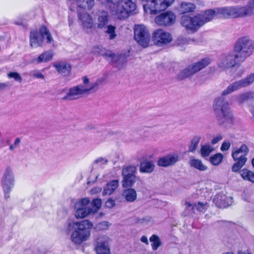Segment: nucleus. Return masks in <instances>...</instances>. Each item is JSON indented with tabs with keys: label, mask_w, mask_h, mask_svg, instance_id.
Returning a JSON list of instances; mask_svg holds the SVG:
<instances>
[{
	"label": "nucleus",
	"mask_w": 254,
	"mask_h": 254,
	"mask_svg": "<svg viewBox=\"0 0 254 254\" xmlns=\"http://www.w3.org/2000/svg\"><path fill=\"white\" fill-rule=\"evenodd\" d=\"M254 82V73H252L245 78L235 81L230 84L222 92V96L228 95L236 91L246 87Z\"/></svg>",
	"instance_id": "obj_9"
},
{
	"label": "nucleus",
	"mask_w": 254,
	"mask_h": 254,
	"mask_svg": "<svg viewBox=\"0 0 254 254\" xmlns=\"http://www.w3.org/2000/svg\"><path fill=\"white\" fill-rule=\"evenodd\" d=\"M213 150V148L209 145H202L200 149L201 155L203 157H207Z\"/></svg>",
	"instance_id": "obj_44"
},
{
	"label": "nucleus",
	"mask_w": 254,
	"mask_h": 254,
	"mask_svg": "<svg viewBox=\"0 0 254 254\" xmlns=\"http://www.w3.org/2000/svg\"><path fill=\"white\" fill-rule=\"evenodd\" d=\"M151 218L150 216H146L142 218H138L136 222L138 224H147L151 221Z\"/></svg>",
	"instance_id": "obj_50"
},
{
	"label": "nucleus",
	"mask_w": 254,
	"mask_h": 254,
	"mask_svg": "<svg viewBox=\"0 0 254 254\" xmlns=\"http://www.w3.org/2000/svg\"><path fill=\"white\" fill-rule=\"evenodd\" d=\"M78 17L82 22L84 28L90 29L93 27L92 18L88 13H79L78 14Z\"/></svg>",
	"instance_id": "obj_25"
},
{
	"label": "nucleus",
	"mask_w": 254,
	"mask_h": 254,
	"mask_svg": "<svg viewBox=\"0 0 254 254\" xmlns=\"http://www.w3.org/2000/svg\"><path fill=\"white\" fill-rule=\"evenodd\" d=\"M99 47L94 48V52H98L99 55L104 57L106 60L111 63L114 66L120 68L123 64L124 58L123 56L116 55L110 51H99Z\"/></svg>",
	"instance_id": "obj_15"
},
{
	"label": "nucleus",
	"mask_w": 254,
	"mask_h": 254,
	"mask_svg": "<svg viewBox=\"0 0 254 254\" xmlns=\"http://www.w3.org/2000/svg\"><path fill=\"white\" fill-rule=\"evenodd\" d=\"M102 200L100 198L94 199L92 202L90 203V206L91 208L92 212L94 213L96 212L101 206Z\"/></svg>",
	"instance_id": "obj_42"
},
{
	"label": "nucleus",
	"mask_w": 254,
	"mask_h": 254,
	"mask_svg": "<svg viewBox=\"0 0 254 254\" xmlns=\"http://www.w3.org/2000/svg\"><path fill=\"white\" fill-rule=\"evenodd\" d=\"M201 139V136L199 135H194L191 140L190 144L189 146V151L190 152H194L196 150L198 144Z\"/></svg>",
	"instance_id": "obj_38"
},
{
	"label": "nucleus",
	"mask_w": 254,
	"mask_h": 254,
	"mask_svg": "<svg viewBox=\"0 0 254 254\" xmlns=\"http://www.w3.org/2000/svg\"><path fill=\"white\" fill-rule=\"evenodd\" d=\"M32 76L33 77L36 78H40L42 79H45L44 75L40 72L38 71H35L33 72L32 74Z\"/></svg>",
	"instance_id": "obj_53"
},
{
	"label": "nucleus",
	"mask_w": 254,
	"mask_h": 254,
	"mask_svg": "<svg viewBox=\"0 0 254 254\" xmlns=\"http://www.w3.org/2000/svg\"><path fill=\"white\" fill-rule=\"evenodd\" d=\"M46 39L48 44H51L54 40L49 30L45 25L39 29V32L37 30H32L30 34V45L32 48L42 46L44 39Z\"/></svg>",
	"instance_id": "obj_6"
},
{
	"label": "nucleus",
	"mask_w": 254,
	"mask_h": 254,
	"mask_svg": "<svg viewBox=\"0 0 254 254\" xmlns=\"http://www.w3.org/2000/svg\"><path fill=\"white\" fill-rule=\"evenodd\" d=\"M95 4L94 0H79L77 5L79 7L84 9H91Z\"/></svg>",
	"instance_id": "obj_37"
},
{
	"label": "nucleus",
	"mask_w": 254,
	"mask_h": 254,
	"mask_svg": "<svg viewBox=\"0 0 254 254\" xmlns=\"http://www.w3.org/2000/svg\"><path fill=\"white\" fill-rule=\"evenodd\" d=\"M95 251L97 254H111L107 237H103L97 240Z\"/></svg>",
	"instance_id": "obj_19"
},
{
	"label": "nucleus",
	"mask_w": 254,
	"mask_h": 254,
	"mask_svg": "<svg viewBox=\"0 0 254 254\" xmlns=\"http://www.w3.org/2000/svg\"><path fill=\"white\" fill-rule=\"evenodd\" d=\"M141 242H142L144 243L148 244V239H147V237L145 236L141 237Z\"/></svg>",
	"instance_id": "obj_60"
},
{
	"label": "nucleus",
	"mask_w": 254,
	"mask_h": 254,
	"mask_svg": "<svg viewBox=\"0 0 254 254\" xmlns=\"http://www.w3.org/2000/svg\"><path fill=\"white\" fill-rule=\"evenodd\" d=\"M94 163L97 164L101 163L103 164H106L108 163V160L101 157L95 160Z\"/></svg>",
	"instance_id": "obj_57"
},
{
	"label": "nucleus",
	"mask_w": 254,
	"mask_h": 254,
	"mask_svg": "<svg viewBox=\"0 0 254 254\" xmlns=\"http://www.w3.org/2000/svg\"><path fill=\"white\" fill-rule=\"evenodd\" d=\"M234 52L239 56V62H244L254 53V41L248 36H243L236 41Z\"/></svg>",
	"instance_id": "obj_5"
},
{
	"label": "nucleus",
	"mask_w": 254,
	"mask_h": 254,
	"mask_svg": "<svg viewBox=\"0 0 254 254\" xmlns=\"http://www.w3.org/2000/svg\"><path fill=\"white\" fill-rule=\"evenodd\" d=\"M211 62L210 59L206 58L200 61L189 65L182 70L178 75L179 79L182 80L189 77L209 65Z\"/></svg>",
	"instance_id": "obj_8"
},
{
	"label": "nucleus",
	"mask_w": 254,
	"mask_h": 254,
	"mask_svg": "<svg viewBox=\"0 0 254 254\" xmlns=\"http://www.w3.org/2000/svg\"><path fill=\"white\" fill-rule=\"evenodd\" d=\"M7 76L8 78H13L18 82H21L22 81V77L17 72H9L7 74Z\"/></svg>",
	"instance_id": "obj_48"
},
{
	"label": "nucleus",
	"mask_w": 254,
	"mask_h": 254,
	"mask_svg": "<svg viewBox=\"0 0 254 254\" xmlns=\"http://www.w3.org/2000/svg\"><path fill=\"white\" fill-rule=\"evenodd\" d=\"M115 205V201L112 199H108L106 202V206L108 208H112Z\"/></svg>",
	"instance_id": "obj_55"
},
{
	"label": "nucleus",
	"mask_w": 254,
	"mask_h": 254,
	"mask_svg": "<svg viewBox=\"0 0 254 254\" xmlns=\"http://www.w3.org/2000/svg\"><path fill=\"white\" fill-rule=\"evenodd\" d=\"M242 179L247 181H249L254 184V172L245 168L239 171Z\"/></svg>",
	"instance_id": "obj_31"
},
{
	"label": "nucleus",
	"mask_w": 254,
	"mask_h": 254,
	"mask_svg": "<svg viewBox=\"0 0 254 254\" xmlns=\"http://www.w3.org/2000/svg\"><path fill=\"white\" fill-rule=\"evenodd\" d=\"M195 204V213L196 211H198L201 212H204L207 208V203H202L201 202H198L197 203Z\"/></svg>",
	"instance_id": "obj_47"
},
{
	"label": "nucleus",
	"mask_w": 254,
	"mask_h": 254,
	"mask_svg": "<svg viewBox=\"0 0 254 254\" xmlns=\"http://www.w3.org/2000/svg\"><path fill=\"white\" fill-rule=\"evenodd\" d=\"M215 17L218 18L216 8L214 10L208 9L193 17L183 15L181 17V23L188 31L194 33L204 24L211 21Z\"/></svg>",
	"instance_id": "obj_2"
},
{
	"label": "nucleus",
	"mask_w": 254,
	"mask_h": 254,
	"mask_svg": "<svg viewBox=\"0 0 254 254\" xmlns=\"http://www.w3.org/2000/svg\"><path fill=\"white\" fill-rule=\"evenodd\" d=\"M53 54L52 51H47L41 54L37 58L34 59V61L37 63H46L52 60Z\"/></svg>",
	"instance_id": "obj_33"
},
{
	"label": "nucleus",
	"mask_w": 254,
	"mask_h": 254,
	"mask_svg": "<svg viewBox=\"0 0 254 254\" xmlns=\"http://www.w3.org/2000/svg\"><path fill=\"white\" fill-rule=\"evenodd\" d=\"M123 195L126 200L128 202H134L137 198L136 190L132 188H129L124 190Z\"/></svg>",
	"instance_id": "obj_32"
},
{
	"label": "nucleus",
	"mask_w": 254,
	"mask_h": 254,
	"mask_svg": "<svg viewBox=\"0 0 254 254\" xmlns=\"http://www.w3.org/2000/svg\"><path fill=\"white\" fill-rule=\"evenodd\" d=\"M14 178L12 170L9 167L6 168L1 179L2 189L6 199L9 198V192L13 187Z\"/></svg>",
	"instance_id": "obj_13"
},
{
	"label": "nucleus",
	"mask_w": 254,
	"mask_h": 254,
	"mask_svg": "<svg viewBox=\"0 0 254 254\" xmlns=\"http://www.w3.org/2000/svg\"><path fill=\"white\" fill-rule=\"evenodd\" d=\"M101 188H99V187H96V188H94L93 189H92L91 190V194H96V193H98L100 192L101 191Z\"/></svg>",
	"instance_id": "obj_58"
},
{
	"label": "nucleus",
	"mask_w": 254,
	"mask_h": 254,
	"mask_svg": "<svg viewBox=\"0 0 254 254\" xmlns=\"http://www.w3.org/2000/svg\"><path fill=\"white\" fill-rule=\"evenodd\" d=\"M109 16L108 12L104 10L99 11L97 15V28H104L109 22Z\"/></svg>",
	"instance_id": "obj_24"
},
{
	"label": "nucleus",
	"mask_w": 254,
	"mask_h": 254,
	"mask_svg": "<svg viewBox=\"0 0 254 254\" xmlns=\"http://www.w3.org/2000/svg\"><path fill=\"white\" fill-rule=\"evenodd\" d=\"M80 204H75L74 209L75 210V217L77 219H82L86 217L88 215L93 213L91 208L87 209H80L78 207Z\"/></svg>",
	"instance_id": "obj_28"
},
{
	"label": "nucleus",
	"mask_w": 254,
	"mask_h": 254,
	"mask_svg": "<svg viewBox=\"0 0 254 254\" xmlns=\"http://www.w3.org/2000/svg\"><path fill=\"white\" fill-rule=\"evenodd\" d=\"M215 114L219 123L225 127L234 125V118L230 110L229 104L223 97L216 98L213 103Z\"/></svg>",
	"instance_id": "obj_4"
},
{
	"label": "nucleus",
	"mask_w": 254,
	"mask_h": 254,
	"mask_svg": "<svg viewBox=\"0 0 254 254\" xmlns=\"http://www.w3.org/2000/svg\"><path fill=\"white\" fill-rule=\"evenodd\" d=\"M134 39L140 46L144 48L149 46L150 36L147 28L143 25L135 26L134 29Z\"/></svg>",
	"instance_id": "obj_12"
},
{
	"label": "nucleus",
	"mask_w": 254,
	"mask_h": 254,
	"mask_svg": "<svg viewBox=\"0 0 254 254\" xmlns=\"http://www.w3.org/2000/svg\"><path fill=\"white\" fill-rule=\"evenodd\" d=\"M153 41L158 46H163L170 43L173 40L172 35L161 29L156 30L153 34Z\"/></svg>",
	"instance_id": "obj_14"
},
{
	"label": "nucleus",
	"mask_w": 254,
	"mask_h": 254,
	"mask_svg": "<svg viewBox=\"0 0 254 254\" xmlns=\"http://www.w3.org/2000/svg\"><path fill=\"white\" fill-rule=\"evenodd\" d=\"M9 86L7 83H0V90L4 89Z\"/></svg>",
	"instance_id": "obj_59"
},
{
	"label": "nucleus",
	"mask_w": 254,
	"mask_h": 254,
	"mask_svg": "<svg viewBox=\"0 0 254 254\" xmlns=\"http://www.w3.org/2000/svg\"><path fill=\"white\" fill-rule=\"evenodd\" d=\"M150 241L152 243L151 246L153 250H156L161 245L159 237L157 235H153L150 238Z\"/></svg>",
	"instance_id": "obj_43"
},
{
	"label": "nucleus",
	"mask_w": 254,
	"mask_h": 254,
	"mask_svg": "<svg viewBox=\"0 0 254 254\" xmlns=\"http://www.w3.org/2000/svg\"><path fill=\"white\" fill-rule=\"evenodd\" d=\"M234 8L235 18L250 16L252 14L254 9L251 0L248 1L246 5H235Z\"/></svg>",
	"instance_id": "obj_17"
},
{
	"label": "nucleus",
	"mask_w": 254,
	"mask_h": 254,
	"mask_svg": "<svg viewBox=\"0 0 254 254\" xmlns=\"http://www.w3.org/2000/svg\"><path fill=\"white\" fill-rule=\"evenodd\" d=\"M123 177V187L125 188L132 187L136 182V176Z\"/></svg>",
	"instance_id": "obj_39"
},
{
	"label": "nucleus",
	"mask_w": 254,
	"mask_h": 254,
	"mask_svg": "<svg viewBox=\"0 0 254 254\" xmlns=\"http://www.w3.org/2000/svg\"><path fill=\"white\" fill-rule=\"evenodd\" d=\"M93 224L88 220L69 223L68 230L71 231L70 240L75 245H80L90 238Z\"/></svg>",
	"instance_id": "obj_1"
},
{
	"label": "nucleus",
	"mask_w": 254,
	"mask_h": 254,
	"mask_svg": "<svg viewBox=\"0 0 254 254\" xmlns=\"http://www.w3.org/2000/svg\"><path fill=\"white\" fill-rule=\"evenodd\" d=\"M231 146V143L229 141H224L221 145L220 149L222 151L228 150Z\"/></svg>",
	"instance_id": "obj_51"
},
{
	"label": "nucleus",
	"mask_w": 254,
	"mask_h": 254,
	"mask_svg": "<svg viewBox=\"0 0 254 254\" xmlns=\"http://www.w3.org/2000/svg\"><path fill=\"white\" fill-rule=\"evenodd\" d=\"M189 164L191 167L200 171H204L207 169V167L203 164L201 160L198 159H190Z\"/></svg>",
	"instance_id": "obj_35"
},
{
	"label": "nucleus",
	"mask_w": 254,
	"mask_h": 254,
	"mask_svg": "<svg viewBox=\"0 0 254 254\" xmlns=\"http://www.w3.org/2000/svg\"><path fill=\"white\" fill-rule=\"evenodd\" d=\"M237 102L242 104L244 103L254 99V93L252 91H248L239 94L235 97Z\"/></svg>",
	"instance_id": "obj_26"
},
{
	"label": "nucleus",
	"mask_w": 254,
	"mask_h": 254,
	"mask_svg": "<svg viewBox=\"0 0 254 254\" xmlns=\"http://www.w3.org/2000/svg\"><path fill=\"white\" fill-rule=\"evenodd\" d=\"M252 165L254 167V158L252 159Z\"/></svg>",
	"instance_id": "obj_62"
},
{
	"label": "nucleus",
	"mask_w": 254,
	"mask_h": 254,
	"mask_svg": "<svg viewBox=\"0 0 254 254\" xmlns=\"http://www.w3.org/2000/svg\"><path fill=\"white\" fill-rule=\"evenodd\" d=\"M223 158V154L218 153L210 157V162L213 165H218L222 161Z\"/></svg>",
	"instance_id": "obj_41"
},
{
	"label": "nucleus",
	"mask_w": 254,
	"mask_h": 254,
	"mask_svg": "<svg viewBox=\"0 0 254 254\" xmlns=\"http://www.w3.org/2000/svg\"><path fill=\"white\" fill-rule=\"evenodd\" d=\"M80 204L78 207L80 209L91 208L90 206V200L87 198H82L79 201L76 202L75 204Z\"/></svg>",
	"instance_id": "obj_46"
},
{
	"label": "nucleus",
	"mask_w": 254,
	"mask_h": 254,
	"mask_svg": "<svg viewBox=\"0 0 254 254\" xmlns=\"http://www.w3.org/2000/svg\"><path fill=\"white\" fill-rule=\"evenodd\" d=\"M78 85L70 88L66 95L63 97L64 100H73L78 99L84 95Z\"/></svg>",
	"instance_id": "obj_22"
},
{
	"label": "nucleus",
	"mask_w": 254,
	"mask_h": 254,
	"mask_svg": "<svg viewBox=\"0 0 254 254\" xmlns=\"http://www.w3.org/2000/svg\"><path fill=\"white\" fill-rule=\"evenodd\" d=\"M178 44H185L188 43V40L184 37H179L178 39Z\"/></svg>",
	"instance_id": "obj_56"
},
{
	"label": "nucleus",
	"mask_w": 254,
	"mask_h": 254,
	"mask_svg": "<svg viewBox=\"0 0 254 254\" xmlns=\"http://www.w3.org/2000/svg\"><path fill=\"white\" fill-rule=\"evenodd\" d=\"M223 139V136L221 134H217L213 137L211 140V143L212 144H215L217 143L219 141Z\"/></svg>",
	"instance_id": "obj_54"
},
{
	"label": "nucleus",
	"mask_w": 254,
	"mask_h": 254,
	"mask_svg": "<svg viewBox=\"0 0 254 254\" xmlns=\"http://www.w3.org/2000/svg\"><path fill=\"white\" fill-rule=\"evenodd\" d=\"M249 152V149L245 144H243L240 147L233 149L232 157L236 162L232 166V172H238L245 165L248 160L247 156Z\"/></svg>",
	"instance_id": "obj_7"
},
{
	"label": "nucleus",
	"mask_w": 254,
	"mask_h": 254,
	"mask_svg": "<svg viewBox=\"0 0 254 254\" xmlns=\"http://www.w3.org/2000/svg\"><path fill=\"white\" fill-rule=\"evenodd\" d=\"M179 161V156L176 154H170L159 158L157 161V165L166 167L174 165Z\"/></svg>",
	"instance_id": "obj_20"
},
{
	"label": "nucleus",
	"mask_w": 254,
	"mask_h": 254,
	"mask_svg": "<svg viewBox=\"0 0 254 254\" xmlns=\"http://www.w3.org/2000/svg\"><path fill=\"white\" fill-rule=\"evenodd\" d=\"M239 62V56L234 52L222 55L217 62L218 66L222 70L233 67Z\"/></svg>",
	"instance_id": "obj_11"
},
{
	"label": "nucleus",
	"mask_w": 254,
	"mask_h": 254,
	"mask_svg": "<svg viewBox=\"0 0 254 254\" xmlns=\"http://www.w3.org/2000/svg\"><path fill=\"white\" fill-rule=\"evenodd\" d=\"M213 202L217 207L220 208H225L228 206L226 196L222 193H218L215 195Z\"/></svg>",
	"instance_id": "obj_29"
},
{
	"label": "nucleus",
	"mask_w": 254,
	"mask_h": 254,
	"mask_svg": "<svg viewBox=\"0 0 254 254\" xmlns=\"http://www.w3.org/2000/svg\"><path fill=\"white\" fill-rule=\"evenodd\" d=\"M184 210L182 213V215L187 216L195 213V204L186 201L184 204Z\"/></svg>",
	"instance_id": "obj_34"
},
{
	"label": "nucleus",
	"mask_w": 254,
	"mask_h": 254,
	"mask_svg": "<svg viewBox=\"0 0 254 254\" xmlns=\"http://www.w3.org/2000/svg\"><path fill=\"white\" fill-rule=\"evenodd\" d=\"M218 18H235L234 6L216 8Z\"/></svg>",
	"instance_id": "obj_21"
},
{
	"label": "nucleus",
	"mask_w": 254,
	"mask_h": 254,
	"mask_svg": "<svg viewBox=\"0 0 254 254\" xmlns=\"http://www.w3.org/2000/svg\"><path fill=\"white\" fill-rule=\"evenodd\" d=\"M155 165L152 161L142 162L139 166V171L143 173H151L154 170Z\"/></svg>",
	"instance_id": "obj_27"
},
{
	"label": "nucleus",
	"mask_w": 254,
	"mask_h": 254,
	"mask_svg": "<svg viewBox=\"0 0 254 254\" xmlns=\"http://www.w3.org/2000/svg\"><path fill=\"white\" fill-rule=\"evenodd\" d=\"M116 29V27L113 25H109L107 26V30L105 32L109 35L110 40L114 39L117 37Z\"/></svg>",
	"instance_id": "obj_45"
},
{
	"label": "nucleus",
	"mask_w": 254,
	"mask_h": 254,
	"mask_svg": "<svg viewBox=\"0 0 254 254\" xmlns=\"http://www.w3.org/2000/svg\"><path fill=\"white\" fill-rule=\"evenodd\" d=\"M176 20L175 15L172 12L167 11L157 16L155 21L160 26H168L173 24Z\"/></svg>",
	"instance_id": "obj_16"
},
{
	"label": "nucleus",
	"mask_w": 254,
	"mask_h": 254,
	"mask_svg": "<svg viewBox=\"0 0 254 254\" xmlns=\"http://www.w3.org/2000/svg\"><path fill=\"white\" fill-rule=\"evenodd\" d=\"M102 4L120 19H126L136 8V5L132 0H105Z\"/></svg>",
	"instance_id": "obj_3"
},
{
	"label": "nucleus",
	"mask_w": 254,
	"mask_h": 254,
	"mask_svg": "<svg viewBox=\"0 0 254 254\" xmlns=\"http://www.w3.org/2000/svg\"><path fill=\"white\" fill-rule=\"evenodd\" d=\"M110 223L107 221H102L99 223L97 225V228L99 230H106L108 228Z\"/></svg>",
	"instance_id": "obj_49"
},
{
	"label": "nucleus",
	"mask_w": 254,
	"mask_h": 254,
	"mask_svg": "<svg viewBox=\"0 0 254 254\" xmlns=\"http://www.w3.org/2000/svg\"><path fill=\"white\" fill-rule=\"evenodd\" d=\"M174 1V0H149L144 6V10L147 11L148 8L150 14H156L165 10Z\"/></svg>",
	"instance_id": "obj_10"
},
{
	"label": "nucleus",
	"mask_w": 254,
	"mask_h": 254,
	"mask_svg": "<svg viewBox=\"0 0 254 254\" xmlns=\"http://www.w3.org/2000/svg\"><path fill=\"white\" fill-rule=\"evenodd\" d=\"M136 168L134 166H128L123 167L122 169L123 176H135Z\"/></svg>",
	"instance_id": "obj_40"
},
{
	"label": "nucleus",
	"mask_w": 254,
	"mask_h": 254,
	"mask_svg": "<svg viewBox=\"0 0 254 254\" xmlns=\"http://www.w3.org/2000/svg\"><path fill=\"white\" fill-rule=\"evenodd\" d=\"M251 113L253 115V118H252V119L253 120V121H254V106L252 107V108L251 109Z\"/></svg>",
	"instance_id": "obj_61"
},
{
	"label": "nucleus",
	"mask_w": 254,
	"mask_h": 254,
	"mask_svg": "<svg viewBox=\"0 0 254 254\" xmlns=\"http://www.w3.org/2000/svg\"><path fill=\"white\" fill-rule=\"evenodd\" d=\"M83 83L78 85L84 94H88L95 92L98 88L99 81L90 82L89 79L87 76L82 77Z\"/></svg>",
	"instance_id": "obj_18"
},
{
	"label": "nucleus",
	"mask_w": 254,
	"mask_h": 254,
	"mask_svg": "<svg viewBox=\"0 0 254 254\" xmlns=\"http://www.w3.org/2000/svg\"><path fill=\"white\" fill-rule=\"evenodd\" d=\"M20 143V139L19 138H16L15 140L14 143L9 146V150L12 151L16 147H18Z\"/></svg>",
	"instance_id": "obj_52"
},
{
	"label": "nucleus",
	"mask_w": 254,
	"mask_h": 254,
	"mask_svg": "<svg viewBox=\"0 0 254 254\" xmlns=\"http://www.w3.org/2000/svg\"><path fill=\"white\" fill-rule=\"evenodd\" d=\"M119 186L118 180H113L108 183L104 188L103 194L104 195L111 194Z\"/></svg>",
	"instance_id": "obj_30"
},
{
	"label": "nucleus",
	"mask_w": 254,
	"mask_h": 254,
	"mask_svg": "<svg viewBox=\"0 0 254 254\" xmlns=\"http://www.w3.org/2000/svg\"><path fill=\"white\" fill-rule=\"evenodd\" d=\"M53 66L58 72L63 76H68L71 72V65L65 62H56L54 64Z\"/></svg>",
	"instance_id": "obj_23"
},
{
	"label": "nucleus",
	"mask_w": 254,
	"mask_h": 254,
	"mask_svg": "<svg viewBox=\"0 0 254 254\" xmlns=\"http://www.w3.org/2000/svg\"><path fill=\"white\" fill-rule=\"evenodd\" d=\"M195 8V4L190 2H183L181 4L180 11L182 13H186L193 12Z\"/></svg>",
	"instance_id": "obj_36"
}]
</instances>
